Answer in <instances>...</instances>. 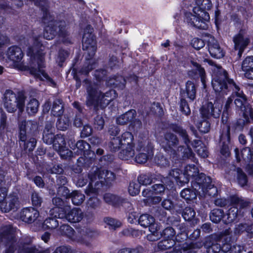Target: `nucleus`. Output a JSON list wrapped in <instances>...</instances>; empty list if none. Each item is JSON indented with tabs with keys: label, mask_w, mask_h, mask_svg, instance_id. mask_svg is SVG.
<instances>
[{
	"label": "nucleus",
	"mask_w": 253,
	"mask_h": 253,
	"mask_svg": "<svg viewBox=\"0 0 253 253\" xmlns=\"http://www.w3.org/2000/svg\"><path fill=\"white\" fill-rule=\"evenodd\" d=\"M94 232L90 228L84 227L79 229L77 232V236L81 237V241H77L78 243H82L86 238H91L93 236Z\"/></svg>",
	"instance_id": "43"
},
{
	"label": "nucleus",
	"mask_w": 253,
	"mask_h": 253,
	"mask_svg": "<svg viewBox=\"0 0 253 253\" xmlns=\"http://www.w3.org/2000/svg\"><path fill=\"white\" fill-rule=\"evenodd\" d=\"M211 220L214 223H218L223 219L224 221V212L221 209H213L210 215Z\"/></svg>",
	"instance_id": "45"
},
{
	"label": "nucleus",
	"mask_w": 253,
	"mask_h": 253,
	"mask_svg": "<svg viewBox=\"0 0 253 253\" xmlns=\"http://www.w3.org/2000/svg\"><path fill=\"white\" fill-rule=\"evenodd\" d=\"M210 15L205 13L193 14L190 12L185 13V21L191 26L200 29H207L208 25L207 22L210 20Z\"/></svg>",
	"instance_id": "10"
},
{
	"label": "nucleus",
	"mask_w": 253,
	"mask_h": 253,
	"mask_svg": "<svg viewBox=\"0 0 253 253\" xmlns=\"http://www.w3.org/2000/svg\"><path fill=\"white\" fill-rule=\"evenodd\" d=\"M76 147L78 149V155H86L88 154L90 146L86 141L79 140L76 143Z\"/></svg>",
	"instance_id": "44"
},
{
	"label": "nucleus",
	"mask_w": 253,
	"mask_h": 253,
	"mask_svg": "<svg viewBox=\"0 0 253 253\" xmlns=\"http://www.w3.org/2000/svg\"><path fill=\"white\" fill-rule=\"evenodd\" d=\"M180 96L184 98L187 97L191 101L194 100L196 96V88L194 83L188 81L186 83L185 88L180 89Z\"/></svg>",
	"instance_id": "23"
},
{
	"label": "nucleus",
	"mask_w": 253,
	"mask_h": 253,
	"mask_svg": "<svg viewBox=\"0 0 253 253\" xmlns=\"http://www.w3.org/2000/svg\"><path fill=\"white\" fill-rule=\"evenodd\" d=\"M59 231L62 235L67 236L73 241L77 242V241H82L81 237L77 236V233L68 225L64 224L61 225L60 227Z\"/></svg>",
	"instance_id": "30"
},
{
	"label": "nucleus",
	"mask_w": 253,
	"mask_h": 253,
	"mask_svg": "<svg viewBox=\"0 0 253 253\" xmlns=\"http://www.w3.org/2000/svg\"><path fill=\"white\" fill-rule=\"evenodd\" d=\"M241 68L246 78L253 80V56H247L243 61Z\"/></svg>",
	"instance_id": "24"
},
{
	"label": "nucleus",
	"mask_w": 253,
	"mask_h": 253,
	"mask_svg": "<svg viewBox=\"0 0 253 253\" xmlns=\"http://www.w3.org/2000/svg\"><path fill=\"white\" fill-rule=\"evenodd\" d=\"M236 172L237 179L238 183L241 186H244L246 185L248 182V178L245 173L240 168H237Z\"/></svg>",
	"instance_id": "58"
},
{
	"label": "nucleus",
	"mask_w": 253,
	"mask_h": 253,
	"mask_svg": "<svg viewBox=\"0 0 253 253\" xmlns=\"http://www.w3.org/2000/svg\"><path fill=\"white\" fill-rule=\"evenodd\" d=\"M19 143L20 146L24 150L32 152L36 146L37 140L33 137L25 135L23 131L19 133Z\"/></svg>",
	"instance_id": "17"
},
{
	"label": "nucleus",
	"mask_w": 253,
	"mask_h": 253,
	"mask_svg": "<svg viewBox=\"0 0 253 253\" xmlns=\"http://www.w3.org/2000/svg\"><path fill=\"white\" fill-rule=\"evenodd\" d=\"M58 221L54 217H48L43 222V228L45 229H54L58 227Z\"/></svg>",
	"instance_id": "54"
},
{
	"label": "nucleus",
	"mask_w": 253,
	"mask_h": 253,
	"mask_svg": "<svg viewBox=\"0 0 253 253\" xmlns=\"http://www.w3.org/2000/svg\"><path fill=\"white\" fill-rule=\"evenodd\" d=\"M220 241L215 238V235H212L207 238L204 246L207 249V253H218L222 251V246L218 243Z\"/></svg>",
	"instance_id": "19"
},
{
	"label": "nucleus",
	"mask_w": 253,
	"mask_h": 253,
	"mask_svg": "<svg viewBox=\"0 0 253 253\" xmlns=\"http://www.w3.org/2000/svg\"><path fill=\"white\" fill-rule=\"evenodd\" d=\"M47 4L41 8L43 12L42 21L47 25L45 27L43 32L44 39L50 40L53 39L57 35L62 39V42L64 43H70L68 38V23L65 21L54 20L47 10Z\"/></svg>",
	"instance_id": "3"
},
{
	"label": "nucleus",
	"mask_w": 253,
	"mask_h": 253,
	"mask_svg": "<svg viewBox=\"0 0 253 253\" xmlns=\"http://www.w3.org/2000/svg\"><path fill=\"white\" fill-rule=\"evenodd\" d=\"M158 225H152L149 229L151 233L147 235V239L148 241L154 242L159 240L161 237V234H159L158 231Z\"/></svg>",
	"instance_id": "50"
},
{
	"label": "nucleus",
	"mask_w": 253,
	"mask_h": 253,
	"mask_svg": "<svg viewBox=\"0 0 253 253\" xmlns=\"http://www.w3.org/2000/svg\"><path fill=\"white\" fill-rule=\"evenodd\" d=\"M126 83V79L121 76H115L110 78L106 82L108 85L119 87L121 89L125 88Z\"/></svg>",
	"instance_id": "35"
},
{
	"label": "nucleus",
	"mask_w": 253,
	"mask_h": 253,
	"mask_svg": "<svg viewBox=\"0 0 253 253\" xmlns=\"http://www.w3.org/2000/svg\"><path fill=\"white\" fill-rule=\"evenodd\" d=\"M217 75L212 80V86L214 91L221 95L227 94L230 89L237 97L234 100L237 108L241 111L249 103L247 102L245 95L234 81L228 78L227 72L221 66H217Z\"/></svg>",
	"instance_id": "1"
},
{
	"label": "nucleus",
	"mask_w": 253,
	"mask_h": 253,
	"mask_svg": "<svg viewBox=\"0 0 253 253\" xmlns=\"http://www.w3.org/2000/svg\"><path fill=\"white\" fill-rule=\"evenodd\" d=\"M24 56L21 48L17 45L8 47L6 52L7 59L11 62L10 66L15 69L22 70L24 69L23 63L21 62Z\"/></svg>",
	"instance_id": "11"
},
{
	"label": "nucleus",
	"mask_w": 253,
	"mask_h": 253,
	"mask_svg": "<svg viewBox=\"0 0 253 253\" xmlns=\"http://www.w3.org/2000/svg\"><path fill=\"white\" fill-rule=\"evenodd\" d=\"M139 151L140 152L135 157V161L139 164L145 163L154 155L153 146L149 142L146 145L140 144Z\"/></svg>",
	"instance_id": "15"
},
{
	"label": "nucleus",
	"mask_w": 253,
	"mask_h": 253,
	"mask_svg": "<svg viewBox=\"0 0 253 253\" xmlns=\"http://www.w3.org/2000/svg\"><path fill=\"white\" fill-rule=\"evenodd\" d=\"M38 124L37 121L33 120L23 121L19 124V133L24 131L25 135L26 133H33L37 131Z\"/></svg>",
	"instance_id": "27"
},
{
	"label": "nucleus",
	"mask_w": 253,
	"mask_h": 253,
	"mask_svg": "<svg viewBox=\"0 0 253 253\" xmlns=\"http://www.w3.org/2000/svg\"><path fill=\"white\" fill-rule=\"evenodd\" d=\"M192 64L195 69L188 72L189 76L194 78L196 75H198L201 78L202 83L203 85H205L206 82V73L204 69L196 62L192 61Z\"/></svg>",
	"instance_id": "31"
},
{
	"label": "nucleus",
	"mask_w": 253,
	"mask_h": 253,
	"mask_svg": "<svg viewBox=\"0 0 253 253\" xmlns=\"http://www.w3.org/2000/svg\"><path fill=\"white\" fill-rule=\"evenodd\" d=\"M40 38V36H34L32 39L33 46L29 47L27 50V54L31 60L30 72L36 78H41L42 76L54 86V81L42 69L44 67V53Z\"/></svg>",
	"instance_id": "2"
},
{
	"label": "nucleus",
	"mask_w": 253,
	"mask_h": 253,
	"mask_svg": "<svg viewBox=\"0 0 253 253\" xmlns=\"http://www.w3.org/2000/svg\"><path fill=\"white\" fill-rule=\"evenodd\" d=\"M121 142L120 137H113L108 143V148L112 152L118 151L122 146Z\"/></svg>",
	"instance_id": "49"
},
{
	"label": "nucleus",
	"mask_w": 253,
	"mask_h": 253,
	"mask_svg": "<svg viewBox=\"0 0 253 253\" xmlns=\"http://www.w3.org/2000/svg\"><path fill=\"white\" fill-rule=\"evenodd\" d=\"M179 107L180 111L186 116H189L191 113L187 101L185 98L180 97Z\"/></svg>",
	"instance_id": "59"
},
{
	"label": "nucleus",
	"mask_w": 253,
	"mask_h": 253,
	"mask_svg": "<svg viewBox=\"0 0 253 253\" xmlns=\"http://www.w3.org/2000/svg\"><path fill=\"white\" fill-rule=\"evenodd\" d=\"M182 158L183 159H188L191 160L194 162H196V158L195 157V155L193 153L192 149L189 147V145L187 146V147L184 148L183 146H180L178 147V151H182Z\"/></svg>",
	"instance_id": "46"
},
{
	"label": "nucleus",
	"mask_w": 253,
	"mask_h": 253,
	"mask_svg": "<svg viewBox=\"0 0 253 253\" xmlns=\"http://www.w3.org/2000/svg\"><path fill=\"white\" fill-rule=\"evenodd\" d=\"M243 250V247L239 245L227 244L222 245V252L225 253L230 252L231 253H241Z\"/></svg>",
	"instance_id": "52"
},
{
	"label": "nucleus",
	"mask_w": 253,
	"mask_h": 253,
	"mask_svg": "<svg viewBox=\"0 0 253 253\" xmlns=\"http://www.w3.org/2000/svg\"><path fill=\"white\" fill-rule=\"evenodd\" d=\"M135 155L134 145L127 146L119 153V158L123 160H128Z\"/></svg>",
	"instance_id": "40"
},
{
	"label": "nucleus",
	"mask_w": 253,
	"mask_h": 253,
	"mask_svg": "<svg viewBox=\"0 0 253 253\" xmlns=\"http://www.w3.org/2000/svg\"><path fill=\"white\" fill-rule=\"evenodd\" d=\"M138 223L143 227H149V229L152 225H157L155 222L154 217L148 214H143L140 215L138 219Z\"/></svg>",
	"instance_id": "34"
},
{
	"label": "nucleus",
	"mask_w": 253,
	"mask_h": 253,
	"mask_svg": "<svg viewBox=\"0 0 253 253\" xmlns=\"http://www.w3.org/2000/svg\"><path fill=\"white\" fill-rule=\"evenodd\" d=\"M140 185H147L153 182V178L151 174H141L137 178Z\"/></svg>",
	"instance_id": "63"
},
{
	"label": "nucleus",
	"mask_w": 253,
	"mask_h": 253,
	"mask_svg": "<svg viewBox=\"0 0 253 253\" xmlns=\"http://www.w3.org/2000/svg\"><path fill=\"white\" fill-rule=\"evenodd\" d=\"M171 129L175 132L178 133L182 138L184 144L188 146L190 142L189 135L186 130L183 129L181 126L176 125H173L171 126Z\"/></svg>",
	"instance_id": "37"
},
{
	"label": "nucleus",
	"mask_w": 253,
	"mask_h": 253,
	"mask_svg": "<svg viewBox=\"0 0 253 253\" xmlns=\"http://www.w3.org/2000/svg\"><path fill=\"white\" fill-rule=\"evenodd\" d=\"M58 117L59 119L56 123L57 128L62 130L66 129L70 124V120L68 117L66 115H62Z\"/></svg>",
	"instance_id": "51"
},
{
	"label": "nucleus",
	"mask_w": 253,
	"mask_h": 253,
	"mask_svg": "<svg viewBox=\"0 0 253 253\" xmlns=\"http://www.w3.org/2000/svg\"><path fill=\"white\" fill-rule=\"evenodd\" d=\"M230 143V127L227 124H223L221 126L220 135L219 145L220 147V153L225 157L229 156Z\"/></svg>",
	"instance_id": "12"
},
{
	"label": "nucleus",
	"mask_w": 253,
	"mask_h": 253,
	"mask_svg": "<svg viewBox=\"0 0 253 253\" xmlns=\"http://www.w3.org/2000/svg\"><path fill=\"white\" fill-rule=\"evenodd\" d=\"M211 179L204 173L199 174L194 181L192 182V188L200 195H204L211 186Z\"/></svg>",
	"instance_id": "13"
},
{
	"label": "nucleus",
	"mask_w": 253,
	"mask_h": 253,
	"mask_svg": "<svg viewBox=\"0 0 253 253\" xmlns=\"http://www.w3.org/2000/svg\"><path fill=\"white\" fill-rule=\"evenodd\" d=\"M208 46L209 51L212 57L220 59L224 56V52L222 48L213 37L210 38L208 42Z\"/></svg>",
	"instance_id": "18"
},
{
	"label": "nucleus",
	"mask_w": 253,
	"mask_h": 253,
	"mask_svg": "<svg viewBox=\"0 0 253 253\" xmlns=\"http://www.w3.org/2000/svg\"><path fill=\"white\" fill-rule=\"evenodd\" d=\"M231 207H236L239 210L246 208L248 206V202L236 196L231 198Z\"/></svg>",
	"instance_id": "47"
},
{
	"label": "nucleus",
	"mask_w": 253,
	"mask_h": 253,
	"mask_svg": "<svg viewBox=\"0 0 253 253\" xmlns=\"http://www.w3.org/2000/svg\"><path fill=\"white\" fill-rule=\"evenodd\" d=\"M120 140L122 145H134L133 143V136L131 133L126 131L122 134Z\"/></svg>",
	"instance_id": "55"
},
{
	"label": "nucleus",
	"mask_w": 253,
	"mask_h": 253,
	"mask_svg": "<svg viewBox=\"0 0 253 253\" xmlns=\"http://www.w3.org/2000/svg\"><path fill=\"white\" fill-rule=\"evenodd\" d=\"M196 212L191 207H186L182 212V216L185 220H191L195 216Z\"/></svg>",
	"instance_id": "64"
},
{
	"label": "nucleus",
	"mask_w": 253,
	"mask_h": 253,
	"mask_svg": "<svg viewBox=\"0 0 253 253\" xmlns=\"http://www.w3.org/2000/svg\"><path fill=\"white\" fill-rule=\"evenodd\" d=\"M198 193L195 190L190 188H185L180 193L181 197L187 201H190L196 198Z\"/></svg>",
	"instance_id": "53"
},
{
	"label": "nucleus",
	"mask_w": 253,
	"mask_h": 253,
	"mask_svg": "<svg viewBox=\"0 0 253 253\" xmlns=\"http://www.w3.org/2000/svg\"><path fill=\"white\" fill-rule=\"evenodd\" d=\"M214 105L210 102L203 106L201 109V114L203 119L198 125L197 127L201 132L206 133L210 130L211 124L208 119L211 116L215 118H219L222 109V104H217L214 103Z\"/></svg>",
	"instance_id": "6"
},
{
	"label": "nucleus",
	"mask_w": 253,
	"mask_h": 253,
	"mask_svg": "<svg viewBox=\"0 0 253 253\" xmlns=\"http://www.w3.org/2000/svg\"><path fill=\"white\" fill-rule=\"evenodd\" d=\"M93 29L89 25L84 29L83 37V49L86 50L89 58H92L96 51V42L93 34Z\"/></svg>",
	"instance_id": "9"
},
{
	"label": "nucleus",
	"mask_w": 253,
	"mask_h": 253,
	"mask_svg": "<svg viewBox=\"0 0 253 253\" xmlns=\"http://www.w3.org/2000/svg\"><path fill=\"white\" fill-rule=\"evenodd\" d=\"M64 104L60 99H55L52 103L51 114L56 117H60L64 113Z\"/></svg>",
	"instance_id": "36"
},
{
	"label": "nucleus",
	"mask_w": 253,
	"mask_h": 253,
	"mask_svg": "<svg viewBox=\"0 0 253 253\" xmlns=\"http://www.w3.org/2000/svg\"><path fill=\"white\" fill-rule=\"evenodd\" d=\"M3 106L9 113H13L18 108L20 112L24 110L25 96L22 94L18 96L10 89H6L2 97Z\"/></svg>",
	"instance_id": "7"
},
{
	"label": "nucleus",
	"mask_w": 253,
	"mask_h": 253,
	"mask_svg": "<svg viewBox=\"0 0 253 253\" xmlns=\"http://www.w3.org/2000/svg\"><path fill=\"white\" fill-rule=\"evenodd\" d=\"M234 152L238 161H240L242 159L245 162L250 163L253 160V151L250 147L243 148L241 150L240 154L238 148H235Z\"/></svg>",
	"instance_id": "29"
},
{
	"label": "nucleus",
	"mask_w": 253,
	"mask_h": 253,
	"mask_svg": "<svg viewBox=\"0 0 253 253\" xmlns=\"http://www.w3.org/2000/svg\"><path fill=\"white\" fill-rule=\"evenodd\" d=\"M243 113L244 120L240 119L236 122L237 127L242 129L246 124L253 120V108L248 104L241 110Z\"/></svg>",
	"instance_id": "21"
},
{
	"label": "nucleus",
	"mask_w": 253,
	"mask_h": 253,
	"mask_svg": "<svg viewBox=\"0 0 253 253\" xmlns=\"http://www.w3.org/2000/svg\"><path fill=\"white\" fill-rule=\"evenodd\" d=\"M33 238L25 237L20 242V246L18 249V253H38V250L35 246L31 245Z\"/></svg>",
	"instance_id": "22"
},
{
	"label": "nucleus",
	"mask_w": 253,
	"mask_h": 253,
	"mask_svg": "<svg viewBox=\"0 0 253 253\" xmlns=\"http://www.w3.org/2000/svg\"><path fill=\"white\" fill-rule=\"evenodd\" d=\"M95 68L94 62L92 60H87L80 71L82 74L87 75L90 71Z\"/></svg>",
	"instance_id": "62"
},
{
	"label": "nucleus",
	"mask_w": 253,
	"mask_h": 253,
	"mask_svg": "<svg viewBox=\"0 0 253 253\" xmlns=\"http://www.w3.org/2000/svg\"><path fill=\"white\" fill-rule=\"evenodd\" d=\"M215 238L220 241H223L225 242L223 245L231 244L233 240L231 231L230 229H226L217 234H215Z\"/></svg>",
	"instance_id": "38"
},
{
	"label": "nucleus",
	"mask_w": 253,
	"mask_h": 253,
	"mask_svg": "<svg viewBox=\"0 0 253 253\" xmlns=\"http://www.w3.org/2000/svg\"><path fill=\"white\" fill-rule=\"evenodd\" d=\"M40 103L38 100L32 98L29 100L26 106V111L30 116L34 115L38 111Z\"/></svg>",
	"instance_id": "39"
},
{
	"label": "nucleus",
	"mask_w": 253,
	"mask_h": 253,
	"mask_svg": "<svg viewBox=\"0 0 253 253\" xmlns=\"http://www.w3.org/2000/svg\"><path fill=\"white\" fill-rule=\"evenodd\" d=\"M238 210L236 207H231L226 215H224V222L228 224L234 221L237 218Z\"/></svg>",
	"instance_id": "41"
},
{
	"label": "nucleus",
	"mask_w": 253,
	"mask_h": 253,
	"mask_svg": "<svg viewBox=\"0 0 253 253\" xmlns=\"http://www.w3.org/2000/svg\"><path fill=\"white\" fill-rule=\"evenodd\" d=\"M202 245L200 243H191L183 246L182 253H197L196 250L200 249Z\"/></svg>",
	"instance_id": "57"
},
{
	"label": "nucleus",
	"mask_w": 253,
	"mask_h": 253,
	"mask_svg": "<svg viewBox=\"0 0 253 253\" xmlns=\"http://www.w3.org/2000/svg\"><path fill=\"white\" fill-rule=\"evenodd\" d=\"M70 198H71L72 203L75 205H80L83 203L85 199L84 194L78 191H74L71 193Z\"/></svg>",
	"instance_id": "48"
},
{
	"label": "nucleus",
	"mask_w": 253,
	"mask_h": 253,
	"mask_svg": "<svg viewBox=\"0 0 253 253\" xmlns=\"http://www.w3.org/2000/svg\"><path fill=\"white\" fill-rule=\"evenodd\" d=\"M39 216V211L32 207L24 208L20 213L21 219L28 223L34 222Z\"/></svg>",
	"instance_id": "20"
},
{
	"label": "nucleus",
	"mask_w": 253,
	"mask_h": 253,
	"mask_svg": "<svg viewBox=\"0 0 253 253\" xmlns=\"http://www.w3.org/2000/svg\"><path fill=\"white\" fill-rule=\"evenodd\" d=\"M161 234V237H163L165 239L174 240L175 232L172 227H168L163 231Z\"/></svg>",
	"instance_id": "61"
},
{
	"label": "nucleus",
	"mask_w": 253,
	"mask_h": 253,
	"mask_svg": "<svg viewBox=\"0 0 253 253\" xmlns=\"http://www.w3.org/2000/svg\"><path fill=\"white\" fill-rule=\"evenodd\" d=\"M20 206L19 198L16 194H10L0 205L1 211L4 212L16 211Z\"/></svg>",
	"instance_id": "14"
},
{
	"label": "nucleus",
	"mask_w": 253,
	"mask_h": 253,
	"mask_svg": "<svg viewBox=\"0 0 253 253\" xmlns=\"http://www.w3.org/2000/svg\"><path fill=\"white\" fill-rule=\"evenodd\" d=\"M136 115L134 110H130L126 113L122 115L117 119V123L121 125H125L131 123Z\"/></svg>",
	"instance_id": "33"
},
{
	"label": "nucleus",
	"mask_w": 253,
	"mask_h": 253,
	"mask_svg": "<svg viewBox=\"0 0 253 253\" xmlns=\"http://www.w3.org/2000/svg\"><path fill=\"white\" fill-rule=\"evenodd\" d=\"M196 6L193 8V12L194 13H205L209 14L208 11L210 10L212 7L211 0H196Z\"/></svg>",
	"instance_id": "25"
},
{
	"label": "nucleus",
	"mask_w": 253,
	"mask_h": 253,
	"mask_svg": "<svg viewBox=\"0 0 253 253\" xmlns=\"http://www.w3.org/2000/svg\"><path fill=\"white\" fill-rule=\"evenodd\" d=\"M87 177L90 180L85 190V193L87 195L96 193L103 182L110 183L116 178L115 174L113 172L107 169H99L97 168H92Z\"/></svg>",
	"instance_id": "5"
},
{
	"label": "nucleus",
	"mask_w": 253,
	"mask_h": 253,
	"mask_svg": "<svg viewBox=\"0 0 253 253\" xmlns=\"http://www.w3.org/2000/svg\"><path fill=\"white\" fill-rule=\"evenodd\" d=\"M235 48H246L250 42L249 39L246 34V31L243 30L233 38Z\"/></svg>",
	"instance_id": "26"
},
{
	"label": "nucleus",
	"mask_w": 253,
	"mask_h": 253,
	"mask_svg": "<svg viewBox=\"0 0 253 253\" xmlns=\"http://www.w3.org/2000/svg\"><path fill=\"white\" fill-rule=\"evenodd\" d=\"M103 198L106 203L113 206H119L126 203V199L111 193L105 194Z\"/></svg>",
	"instance_id": "32"
},
{
	"label": "nucleus",
	"mask_w": 253,
	"mask_h": 253,
	"mask_svg": "<svg viewBox=\"0 0 253 253\" xmlns=\"http://www.w3.org/2000/svg\"><path fill=\"white\" fill-rule=\"evenodd\" d=\"M185 174L189 177L197 176L199 173V169L194 165H188L185 167Z\"/></svg>",
	"instance_id": "60"
},
{
	"label": "nucleus",
	"mask_w": 253,
	"mask_h": 253,
	"mask_svg": "<svg viewBox=\"0 0 253 253\" xmlns=\"http://www.w3.org/2000/svg\"><path fill=\"white\" fill-rule=\"evenodd\" d=\"M0 243L5 246V253H14L16 250V239L14 229L11 226L3 228L0 233Z\"/></svg>",
	"instance_id": "8"
},
{
	"label": "nucleus",
	"mask_w": 253,
	"mask_h": 253,
	"mask_svg": "<svg viewBox=\"0 0 253 253\" xmlns=\"http://www.w3.org/2000/svg\"><path fill=\"white\" fill-rule=\"evenodd\" d=\"M84 217V213L80 208H74L71 210H65V214L59 213L58 218H66L68 221L77 223L81 221Z\"/></svg>",
	"instance_id": "16"
},
{
	"label": "nucleus",
	"mask_w": 253,
	"mask_h": 253,
	"mask_svg": "<svg viewBox=\"0 0 253 253\" xmlns=\"http://www.w3.org/2000/svg\"><path fill=\"white\" fill-rule=\"evenodd\" d=\"M179 144V139L177 136L170 132H167L164 134V140L163 146L167 147L170 150L173 147H176Z\"/></svg>",
	"instance_id": "28"
},
{
	"label": "nucleus",
	"mask_w": 253,
	"mask_h": 253,
	"mask_svg": "<svg viewBox=\"0 0 253 253\" xmlns=\"http://www.w3.org/2000/svg\"><path fill=\"white\" fill-rule=\"evenodd\" d=\"M84 82L87 92L86 104L88 106L97 107L102 103L109 104L116 97V91L113 89L102 93L100 89L101 88V84L92 83L87 79Z\"/></svg>",
	"instance_id": "4"
},
{
	"label": "nucleus",
	"mask_w": 253,
	"mask_h": 253,
	"mask_svg": "<svg viewBox=\"0 0 253 253\" xmlns=\"http://www.w3.org/2000/svg\"><path fill=\"white\" fill-rule=\"evenodd\" d=\"M175 245L174 240H167L165 238L158 242V248L159 250L165 251L173 247Z\"/></svg>",
	"instance_id": "56"
},
{
	"label": "nucleus",
	"mask_w": 253,
	"mask_h": 253,
	"mask_svg": "<svg viewBox=\"0 0 253 253\" xmlns=\"http://www.w3.org/2000/svg\"><path fill=\"white\" fill-rule=\"evenodd\" d=\"M52 143L53 148L56 151L61 150V149H63V147L66 146V144L64 136L60 134H57L55 136Z\"/></svg>",
	"instance_id": "42"
}]
</instances>
